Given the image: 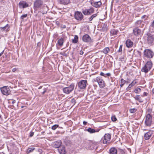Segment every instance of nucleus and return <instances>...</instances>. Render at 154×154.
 I'll list each match as a JSON object with an SVG mask.
<instances>
[{"label":"nucleus","instance_id":"38","mask_svg":"<svg viewBox=\"0 0 154 154\" xmlns=\"http://www.w3.org/2000/svg\"><path fill=\"white\" fill-rule=\"evenodd\" d=\"M137 83V82L136 80L135 79L133 80L132 82L131 83L133 86H134Z\"/></svg>","mask_w":154,"mask_h":154},{"label":"nucleus","instance_id":"8","mask_svg":"<svg viewBox=\"0 0 154 154\" xmlns=\"http://www.w3.org/2000/svg\"><path fill=\"white\" fill-rule=\"evenodd\" d=\"M1 91L2 93L5 95H8L9 94L11 93V91L8 86H4L1 88Z\"/></svg>","mask_w":154,"mask_h":154},{"label":"nucleus","instance_id":"6","mask_svg":"<svg viewBox=\"0 0 154 154\" xmlns=\"http://www.w3.org/2000/svg\"><path fill=\"white\" fill-rule=\"evenodd\" d=\"M75 18L78 21L84 20V16L81 12L77 11L75 12L74 14Z\"/></svg>","mask_w":154,"mask_h":154},{"label":"nucleus","instance_id":"29","mask_svg":"<svg viewBox=\"0 0 154 154\" xmlns=\"http://www.w3.org/2000/svg\"><path fill=\"white\" fill-rule=\"evenodd\" d=\"M35 149V148L34 147H31L28 148L26 151V153L27 154H29L32 152Z\"/></svg>","mask_w":154,"mask_h":154},{"label":"nucleus","instance_id":"45","mask_svg":"<svg viewBox=\"0 0 154 154\" xmlns=\"http://www.w3.org/2000/svg\"><path fill=\"white\" fill-rule=\"evenodd\" d=\"M34 134V133L33 132H31L30 133V136L32 137L33 136Z\"/></svg>","mask_w":154,"mask_h":154},{"label":"nucleus","instance_id":"41","mask_svg":"<svg viewBox=\"0 0 154 154\" xmlns=\"http://www.w3.org/2000/svg\"><path fill=\"white\" fill-rule=\"evenodd\" d=\"M47 88H44L43 89V91L42 92V93L43 95L47 91Z\"/></svg>","mask_w":154,"mask_h":154},{"label":"nucleus","instance_id":"1","mask_svg":"<svg viewBox=\"0 0 154 154\" xmlns=\"http://www.w3.org/2000/svg\"><path fill=\"white\" fill-rule=\"evenodd\" d=\"M152 66V63L151 60L147 61L141 69V71L145 73H147L150 70Z\"/></svg>","mask_w":154,"mask_h":154},{"label":"nucleus","instance_id":"48","mask_svg":"<svg viewBox=\"0 0 154 154\" xmlns=\"http://www.w3.org/2000/svg\"><path fill=\"white\" fill-rule=\"evenodd\" d=\"M100 75L102 76H104L105 77H106V76L105 75V74L103 72H101L100 73Z\"/></svg>","mask_w":154,"mask_h":154},{"label":"nucleus","instance_id":"36","mask_svg":"<svg viewBox=\"0 0 154 154\" xmlns=\"http://www.w3.org/2000/svg\"><path fill=\"white\" fill-rule=\"evenodd\" d=\"M59 126V125H54L52 127L51 129L53 130H55Z\"/></svg>","mask_w":154,"mask_h":154},{"label":"nucleus","instance_id":"14","mask_svg":"<svg viewBox=\"0 0 154 154\" xmlns=\"http://www.w3.org/2000/svg\"><path fill=\"white\" fill-rule=\"evenodd\" d=\"M89 2L92 6L96 8H100L102 5V3L100 1L95 2L93 0L90 1Z\"/></svg>","mask_w":154,"mask_h":154},{"label":"nucleus","instance_id":"55","mask_svg":"<svg viewBox=\"0 0 154 154\" xmlns=\"http://www.w3.org/2000/svg\"><path fill=\"white\" fill-rule=\"evenodd\" d=\"M83 124L84 125H86L87 124V122L84 121L83 122Z\"/></svg>","mask_w":154,"mask_h":154},{"label":"nucleus","instance_id":"62","mask_svg":"<svg viewBox=\"0 0 154 154\" xmlns=\"http://www.w3.org/2000/svg\"><path fill=\"white\" fill-rule=\"evenodd\" d=\"M152 93L154 94V88L152 89Z\"/></svg>","mask_w":154,"mask_h":154},{"label":"nucleus","instance_id":"33","mask_svg":"<svg viewBox=\"0 0 154 154\" xmlns=\"http://www.w3.org/2000/svg\"><path fill=\"white\" fill-rule=\"evenodd\" d=\"M126 82V81H125L124 79H121L120 84L121 87H122L124 85Z\"/></svg>","mask_w":154,"mask_h":154},{"label":"nucleus","instance_id":"18","mask_svg":"<svg viewBox=\"0 0 154 154\" xmlns=\"http://www.w3.org/2000/svg\"><path fill=\"white\" fill-rule=\"evenodd\" d=\"M57 149L60 154H65L66 153L65 147L63 146H61Z\"/></svg>","mask_w":154,"mask_h":154},{"label":"nucleus","instance_id":"50","mask_svg":"<svg viewBox=\"0 0 154 154\" xmlns=\"http://www.w3.org/2000/svg\"><path fill=\"white\" fill-rule=\"evenodd\" d=\"M132 86H133V85H131V84H130L129 85H128L127 88H128V89L130 88H131Z\"/></svg>","mask_w":154,"mask_h":154},{"label":"nucleus","instance_id":"64","mask_svg":"<svg viewBox=\"0 0 154 154\" xmlns=\"http://www.w3.org/2000/svg\"><path fill=\"white\" fill-rule=\"evenodd\" d=\"M42 88V87L40 86V87L39 88V89H40V88Z\"/></svg>","mask_w":154,"mask_h":154},{"label":"nucleus","instance_id":"47","mask_svg":"<svg viewBox=\"0 0 154 154\" xmlns=\"http://www.w3.org/2000/svg\"><path fill=\"white\" fill-rule=\"evenodd\" d=\"M84 53V52L82 50H81L80 51L79 54L80 55H82Z\"/></svg>","mask_w":154,"mask_h":154},{"label":"nucleus","instance_id":"2","mask_svg":"<svg viewBox=\"0 0 154 154\" xmlns=\"http://www.w3.org/2000/svg\"><path fill=\"white\" fill-rule=\"evenodd\" d=\"M143 57L147 58H152L154 56V53L150 49H145L143 52Z\"/></svg>","mask_w":154,"mask_h":154},{"label":"nucleus","instance_id":"11","mask_svg":"<svg viewBox=\"0 0 154 154\" xmlns=\"http://www.w3.org/2000/svg\"><path fill=\"white\" fill-rule=\"evenodd\" d=\"M43 4V2L42 0H35L34 3V8H39L41 7Z\"/></svg>","mask_w":154,"mask_h":154},{"label":"nucleus","instance_id":"15","mask_svg":"<svg viewBox=\"0 0 154 154\" xmlns=\"http://www.w3.org/2000/svg\"><path fill=\"white\" fill-rule=\"evenodd\" d=\"M133 33L135 36L140 35L142 34L141 30L138 27H135L133 29Z\"/></svg>","mask_w":154,"mask_h":154},{"label":"nucleus","instance_id":"61","mask_svg":"<svg viewBox=\"0 0 154 154\" xmlns=\"http://www.w3.org/2000/svg\"><path fill=\"white\" fill-rule=\"evenodd\" d=\"M42 150L41 149H38V151H39L40 152H42Z\"/></svg>","mask_w":154,"mask_h":154},{"label":"nucleus","instance_id":"58","mask_svg":"<svg viewBox=\"0 0 154 154\" xmlns=\"http://www.w3.org/2000/svg\"><path fill=\"white\" fill-rule=\"evenodd\" d=\"M4 51L3 50L0 53V57L1 56L2 54H3Z\"/></svg>","mask_w":154,"mask_h":154},{"label":"nucleus","instance_id":"27","mask_svg":"<svg viewBox=\"0 0 154 154\" xmlns=\"http://www.w3.org/2000/svg\"><path fill=\"white\" fill-rule=\"evenodd\" d=\"M134 98L135 100H138L139 102L141 103L143 102V100L139 95H136V96L134 97Z\"/></svg>","mask_w":154,"mask_h":154},{"label":"nucleus","instance_id":"26","mask_svg":"<svg viewBox=\"0 0 154 154\" xmlns=\"http://www.w3.org/2000/svg\"><path fill=\"white\" fill-rule=\"evenodd\" d=\"M110 51V49L109 47H106L103 49L102 52H103L105 54H107Z\"/></svg>","mask_w":154,"mask_h":154},{"label":"nucleus","instance_id":"10","mask_svg":"<svg viewBox=\"0 0 154 154\" xmlns=\"http://www.w3.org/2000/svg\"><path fill=\"white\" fill-rule=\"evenodd\" d=\"M87 82L86 80H81L78 83V86L81 89H84L86 87Z\"/></svg>","mask_w":154,"mask_h":154},{"label":"nucleus","instance_id":"3","mask_svg":"<svg viewBox=\"0 0 154 154\" xmlns=\"http://www.w3.org/2000/svg\"><path fill=\"white\" fill-rule=\"evenodd\" d=\"M146 40V43L147 44L151 45L154 44V35L147 34Z\"/></svg>","mask_w":154,"mask_h":154},{"label":"nucleus","instance_id":"28","mask_svg":"<svg viewBox=\"0 0 154 154\" xmlns=\"http://www.w3.org/2000/svg\"><path fill=\"white\" fill-rule=\"evenodd\" d=\"M78 36L77 35H75L74 39L72 40V43L74 44L78 42Z\"/></svg>","mask_w":154,"mask_h":154},{"label":"nucleus","instance_id":"53","mask_svg":"<svg viewBox=\"0 0 154 154\" xmlns=\"http://www.w3.org/2000/svg\"><path fill=\"white\" fill-rule=\"evenodd\" d=\"M108 76H111V74L110 73H108L105 74Z\"/></svg>","mask_w":154,"mask_h":154},{"label":"nucleus","instance_id":"24","mask_svg":"<svg viewBox=\"0 0 154 154\" xmlns=\"http://www.w3.org/2000/svg\"><path fill=\"white\" fill-rule=\"evenodd\" d=\"M63 38H61L59 39L57 42V44L60 46H62L63 45Z\"/></svg>","mask_w":154,"mask_h":154},{"label":"nucleus","instance_id":"37","mask_svg":"<svg viewBox=\"0 0 154 154\" xmlns=\"http://www.w3.org/2000/svg\"><path fill=\"white\" fill-rule=\"evenodd\" d=\"M111 119L112 121L113 122H115L117 120V118H116L115 116V115L112 116L111 117Z\"/></svg>","mask_w":154,"mask_h":154},{"label":"nucleus","instance_id":"46","mask_svg":"<svg viewBox=\"0 0 154 154\" xmlns=\"http://www.w3.org/2000/svg\"><path fill=\"white\" fill-rule=\"evenodd\" d=\"M60 54L61 55H62L64 56H66V54L65 53V52H64L63 53H60Z\"/></svg>","mask_w":154,"mask_h":154},{"label":"nucleus","instance_id":"7","mask_svg":"<svg viewBox=\"0 0 154 154\" xmlns=\"http://www.w3.org/2000/svg\"><path fill=\"white\" fill-rule=\"evenodd\" d=\"M95 81H97L98 83L99 86L101 88H103L105 86L104 81L100 77H97Z\"/></svg>","mask_w":154,"mask_h":154},{"label":"nucleus","instance_id":"40","mask_svg":"<svg viewBox=\"0 0 154 154\" xmlns=\"http://www.w3.org/2000/svg\"><path fill=\"white\" fill-rule=\"evenodd\" d=\"M122 45H120V46L119 49V50H118V52H122Z\"/></svg>","mask_w":154,"mask_h":154},{"label":"nucleus","instance_id":"52","mask_svg":"<svg viewBox=\"0 0 154 154\" xmlns=\"http://www.w3.org/2000/svg\"><path fill=\"white\" fill-rule=\"evenodd\" d=\"M41 45V43L40 42L38 43L37 44V47H40Z\"/></svg>","mask_w":154,"mask_h":154},{"label":"nucleus","instance_id":"25","mask_svg":"<svg viewBox=\"0 0 154 154\" xmlns=\"http://www.w3.org/2000/svg\"><path fill=\"white\" fill-rule=\"evenodd\" d=\"M118 32V31L115 29H112L111 30L110 33L112 35H116Z\"/></svg>","mask_w":154,"mask_h":154},{"label":"nucleus","instance_id":"21","mask_svg":"<svg viewBox=\"0 0 154 154\" xmlns=\"http://www.w3.org/2000/svg\"><path fill=\"white\" fill-rule=\"evenodd\" d=\"M58 2L62 5H67L70 2V0H58Z\"/></svg>","mask_w":154,"mask_h":154},{"label":"nucleus","instance_id":"12","mask_svg":"<svg viewBox=\"0 0 154 154\" xmlns=\"http://www.w3.org/2000/svg\"><path fill=\"white\" fill-rule=\"evenodd\" d=\"M94 9L93 8H91L88 9H85L82 11V12L84 15H88L94 13Z\"/></svg>","mask_w":154,"mask_h":154},{"label":"nucleus","instance_id":"32","mask_svg":"<svg viewBox=\"0 0 154 154\" xmlns=\"http://www.w3.org/2000/svg\"><path fill=\"white\" fill-rule=\"evenodd\" d=\"M141 89L138 87H137L136 89L134 90V92L136 94L139 93L140 92H141Z\"/></svg>","mask_w":154,"mask_h":154},{"label":"nucleus","instance_id":"60","mask_svg":"<svg viewBox=\"0 0 154 154\" xmlns=\"http://www.w3.org/2000/svg\"><path fill=\"white\" fill-rule=\"evenodd\" d=\"M16 102V101L15 100H14L12 101V103L13 104H14V103H15Z\"/></svg>","mask_w":154,"mask_h":154},{"label":"nucleus","instance_id":"5","mask_svg":"<svg viewBox=\"0 0 154 154\" xmlns=\"http://www.w3.org/2000/svg\"><path fill=\"white\" fill-rule=\"evenodd\" d=\"M74 86V84L73 83L71 84L68 87L64 88L63 89V92L66 94H69L73 90Z\"/></svg>","mask_w":154,"mask_h":154},{"label":"nucleus","instance_id":"57","mask_svg":"<svg viewBox=\"0 0 154 154\" xmlns=\"http://www.w3.org/2000/svg\"><path fill=\"white\" fill-rule=\"evenodd\" d=\"M146 17V15H144L142 17H141V18L143 19H144V18H145V17Z\"/></svg>","mask_w":154,"mask_h":154},{"label":"nucleus","instance_id":"4","mask_svg":"<svg viewBox=\"0 0 154 154\" xmlns=\"http://www.w3.org/2000/svg\"><path fill=\"white\" fill-rule=\"evenodd\" d=\"M111 138V136L110 134L108 133L106 134L102 138L100 141L104 144H106L109 143Z\"/></svg>","mask_w":154,"mask_h":154},{"label":"nucleus","instance_id":"63","mask_svg":"<svg viewBox=\"0 0 154 154\" xmlns=\"http://www.w3.org/2000/svg\"><path fill=\"white\" fill-rule=\"evenodd\" d=\"M115 46L116 48H117V47L118 45H115Z\"/></svg>","mask_w":154,"mask_h":154},{"label":"nucleus","instance_id":"34","mask_svg":"<svg viewBox=\"0 0 154 154\" xmlns=\"http://www.w3.org/2000/svg\"><path fill=\"white\" fill-rule=\"evenodd\" d=\"M27 14H24L22 15L20 17V19L22 21H23L24 19L27 17Z\"/></svg>","mask_w":154,"mask_h":154},{"label":"nucleus","instance_id":"44","mask_svg":"<svg viewBox=\"0 0 154 154\" xmlns=\"http://www.w3.org/2000/svg\"><path fill=\"white\" fill-rule=\"evenodd\" d=\"M119 59L121 61H123L125 60V59L123 57H121Z\"/></svg>","mask_w":154,"mask_h":154},{"label":"nucleus","instance_id":"31","mask_svg":"<svg viewBox=\"0 0 154 154\" xmlns=\"http://www.w3.org/2000/svg\"><path fill=\"white\" fill-rule=\"evenodd\" d=\"M142 21L141 20H138L136 23H135L136 27H140V25L142 23Z\"/></svg>","mask_w":154,"mask_h":154},{"label":"nucleus","instance_id":"17","mask_svg":"<svg viewBox=\"0 0 154 154\" xmlns=\"http://www.w3.org/2000/svg\"><path fill=\"white\" fill-rule=\"evenodd\" d=\"M125 44L126 46L128 48H131L133 45V43L132 41L130 39H127L125 42Z\"/></svg>","mask_w":154,"mask_h":154},{"label":"nucleus","instance_id":"22","mask_svg":"<svg viewBox=\"0 0 154 154\" xmlns=\"http://www.w3.org/2000/svg\"><path fill=\"white\" fill-rule=\"evenodd\" d=\"M10 26L8 24H7L5 26L3 27H1V29L2 30H5L6 31H9V29Z\"/></svg>","mask_w":154,"mask_h":154},{"label":"nucleus","instance_id":"54","mask_svg":"<svg viewBox=\"0 0 154 154\" xmlns=\"http://www.w3.org/2000/svg\"><path fill=\"white\" fill-rule=\"evenodd\" d=\"M17 69L16 68H14L12 69V70L13 72H14Z\"/></svg>","mask_w":154,"mask_h":154},{"label":"nucleus","instance_id":"20","mask_svg":"<svg viewBox=\"0 0 154 154\" xmlns=\"http://www.w3.org/2000/svg\"><path fill=\"white\" fill-rule=\"evenodd\" d=\"M61 142L60 140L56 141L53 143L52 145L54 147L58 149L60 146H61Z\"/></svg>","mask_w":154,"mask_h":154},{"label":"nucleus","instance_id":"59","mask_svg":"<svg viewBox=\"0 0 154 154\" xmlns=\"http://www.w3.org/2000/svg\"><path fill=\"white\" fill-rule=\"evenodd\" d=\"M89 19L90 21H91L93 20V19L91 17L90 18H89Z\"/></svg>","mask_w":154,"mask_h":154},{"label":"nucleus","instance_id":"30","mask_svg":"<svg viewBox=\"0 0 154 154\" xmlns=\"http://www.w3.org/2000/svg\"><path fill=\"white\" fill-rule=\"evenodd\" d=\"M87 131L90 133H95L96 132H98L99 130L96 131L94 129L91 128H89L87 129Z\"/></svg>","mask_w":154,"mask_h":154},{"label":"nucleus","instance_id":"13","mask_svg":"<svg viewBox=\"0 0 154 154\" xmlns=\"http://www.w3.org/2000/svg\"><path fill=\"white\" fill-rule=\"evenodd\" d=\"M83 41L85 42H92L91 37L88 34L84 35L82 37Z\"/></svg>","mask_w":154,"mask_h":154},{"label":"nucleus","instance_id":"56","mask_svg":"<svg viewBox=\"0 0 154 154\" xmlns=\"http://www.w3.org/2000/svg\"><path fill=\"white\" fill-rule=\"evenodd\" d=\"M152 26L153 27H154V20L152 21Z\"/></svg>","mask_w":154,"mask_h":154},{"label":"nucleus","instance_id":"16","mask_svg":"<svg viewBox=\"0 0 154 154\" xmlns=\"http://www.w3.org/2000/svg\"><path fill=\"white\" fill-rule=\"evenodd\" d=\"M153 133L152 131H150L145 133L144 134V138L146 140H149L151 137Z\"/></svg>","mask_w":154,"mask_h":154},{"label":"nucleus","instance_id":"51","mask_svg":"<svg viewBox=\"0 0 154 154\" xmlns=\"http://www.w3.org/2000/svg\"><path fill=\"white\" fill-rule=\"evenodd\" d=\"M148 93L146 92H144L143 93V96H147V95H148Z\"/></svg>","mask_w":154,"mask_h":154},{"label":"nucleus","instance_id":"49","mask_svg":"<svg viewBox=\"0 0 154 154\" xmlns=\"http://www.w3.org/2000/svg\"><path fill=\"white\" fill-rule=\"evenodd\" d=\"M61 27L62 29H65L66 27V26L65 25H62Z\"/></svg>","mask_w":154,"mask_h":154},{"label":"nucleus","instance_id":"39","mask_svg":"<svg viewBox=\"0 0 154 154\" xmlns=\"http://www.w3.org/2000/svg\"><path fill=\"white\" fill-rule=\"evenodd\" d=\"M72 103L73 104V105L75 104L76 103V100L74 98H73L71 101Z\"/></svg>","mask_w":154,"mask_h":154},{"label":"nucleus","instance_id":"19","mask_svg":"<svg viewBox=\"0 0 154 154\" xmlns=\"http://www.w3.org/2000/svg\"><path fill=\"white\" fill-rule=\"evenodd\" d=\"M19 5L20 8H25L29 6V4L24 1L20 2L19 4Z\"/></svg>","mask_w":154,"mask_h":154},{"label":"nucleus","instance_id":"43","mask_svg":"<svg viewBox=\"0 0 154 154\" xmlns=\"http://www.w3.org/2000/svg\"><path fill=\"white\" fill-rule=\"evenodd\" d=\"M137 53L138 55H139L140 57L141 55V52L140 51H137Z\"/></svg>","mask_w":154,"mask_h":154},{"label":"nucleus","instance_id":"42","mask_svg":"<svg viewBox=\"0 0 154 154\" xmlns=\"http://www.w3.org/2000/svg\"><path fill=\"white\" fill-rule=\"evenodd\" d=\"M97 16V14H95L92 15L91 17L93 19L96 17Z\"/></svg>","mask_w":154,"mask_h":154},{"label":"nucleus","instance_id":"23","mask_svg":"<svg viewBox=\"0 0 154 154\" xmlns=\"http://www.w3.org/2000/svg\"><path fill=\"white\" fill-rule=\"evenodd\" d=\"M110 154H117V149L114 147H112L109 150Z\"/></svg>","mask_w":154,"mask_h":154},{"label":"nucleus","instance_id":"9","mask_svg":"<svg viewBox=\"0 0 154 154\" xmlns=\"http://www.w3.org/2000/svg\"><path fill=\"white\" fill-rule=\"evenodd\" d=\"M152 116L150 114L146 115V117L145 122L146 125L147 126H150L152 123Z\"/></svg>","mask_w":154,"mask_h":154},{"label":"nucleus","instance_id":"35","mask_svg":"<svg viewBox=\"0 0 154 154\" xmlns=\"http://www.w3.org/2000/svg\"><path fill=\"white\" fill-rule=\"evenodd\" d=\"M137 111V109L135 108L130 109L129 110L130 112L131 113H134Z\"/></svg>","mask_w":154,"mask_h":154}]
</instances>
